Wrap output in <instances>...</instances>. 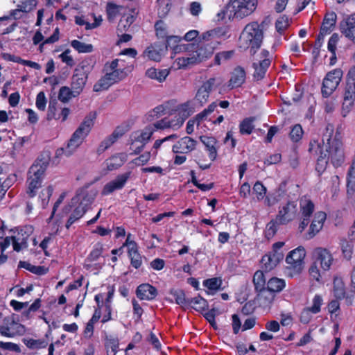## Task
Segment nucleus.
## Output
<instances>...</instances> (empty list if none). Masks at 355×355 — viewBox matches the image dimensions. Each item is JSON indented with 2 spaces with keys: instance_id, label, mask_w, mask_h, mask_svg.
Here are the masks:
<instances>
[{
  "instance_id": "obj_1",
  "label": "nucleus",
  "mask_w": 355,
  "mask_h": 355,
  "mask_svg": "<svg viewBox=\"0 0 355 355\" xmlns=\"http://www.w3.org/2000/svg\"><path fill=\"white\" fill-rule=\"evenodd\" d=\"M326 133L324 134L322 141L325 148V153L321 149L320 144L318 141L313 140L310 142L309 152L313 155H318L320 151V155L317 160L316 169L318 171H323L327 165L328 161L335 166L338 167L345 161V155L343 148V144L337 138H331L334 132V127L328 125L326 127Z\"/></svg>"
},
{
  "instance_id": "obj_2",
  "label": "nucleus",
  "mask_w": 355,
  "mask_h": 355,
  "mask_svg": "<svg viewBox=\"0 0 355 355\" xmlns=\"http://www.w3.org/2000/svg\"><path fill=\"white\" fill-rule=\"evenodd\" d=\"M51 160L49 152L41 154L30 167L27 180V193L30 197L36 194V190L41 187L44 173Z\"/></svg>"
},
{
  "instance_id": "obj_3",
  "label": "nucleus",
  "mask_w": 355,
  "mask_h": 355,
  "mask_svg": "<svg viewBox=\"0 0 355 355\" xmlns=\"http://www.w3.org/2000/svg\"><path fill=\"white\" fill-rule=\"evenodd\" d=\"M73 206H76V208L66 223V227L67 229H69L75 221L80 218L88 209L89 189L87 185L77 191L76 196L71 199V205L65 206L62 209V217L67 215L71 210Z\"/></svg>"
},
{
  "instance_id": "obj_4",
  "label": "nucleus",
  "mask_w": 355,
  "mask_h": 355,
  "mask_svg": "<svg viewBox=\"0 0 355 355\" xmlns=\"http://www.w3.org/2000/svg\"><path fill=\"white\" fill-rule=\"evenodd\" d=\"M263 37V30L257 22H252L245 26L239 37V48L250 49L251 55L260 48Z\"/></svg>"
},
{
  "instance_id": "obj_5",
  "label": "nucleus",
  "mask_w": 355,
  "mask_h": 355,
  "mask_svg": "<svg viewBox=\"0 0 355 355\" xmlns=\"http://www.w3.org/2000/svg\"><path fill=\"white\" fill-rule=\"evenodd\" d=\"M88 127L89 125L85 121L83 122L73 133L66 146L56 150L55 157H60L62 155L67 157L72 155L86 138Z\"/></svg>"
},
{
  "instance_id": "obj_6",
  "label": "nucleus",
  "mask_w": 355,
  "mask_h": 355,
  "mask_svg": "<svg viewBox=\"0 0 355 355\" xmlns=\"http://www.w3.org/2000/svg\"><path fill=\"white\" fill-rule=\"evenodd\" d=\"M306 252L303 247H298L291 251L286 257V273L287 276L293 277L299 275L304 268V259Z\"/></svg>"
},
{
  "instance_id": "obj_7",
  "label": "nucleus",
  "mask_w": 355,
  "mask_h": 355,
  "mask_svg": "<svg viewBox=\"0 0 355 355\" xmlns=\"http://www.w3.org/2000/svg\"><path fill=\"white\" fill-rule=\"evenodd\" d=\"M257 6V0H230L227 9L230 12V18L241 19L251 15Z\"/></svg>"
},
{
  "instance_id": "obj_8",
  "label": "nucleus",
  "mask_w": 355,
  "mask_h": 355,
  "mask_svg": "<svg viewBox=\"0 0 355 355\" xmlns=\"http://www.w3.org/2000/svg\"><path fill=\"white\" fill-rule=\"evenodd\" d=\"M10 236H6L2 241L0 242V250H6L10 244L12 245L13 250L19 252L28 247V239L29 234L24 230H10Z\"/></svg>"
},
{
  "instance_id": "obj_9",
  "label": "nucleus",
  "mask_w": 355,
  "mask_h": 355,
  "mask_svg": "<svg viewBox=\"0 0 355 355\" xmlns=\"http://www.w3.org/2000/svg\"><path fill=\"white\" fill-rule=\"evenodd\" d=\"M343 77V71L336 69L327 73L323 79L321 93L323 97L330 96L340 84Z\"/></svg>"
},
{
  "instance_id": "obj_10",
  "label": "nucleus",
  "mask_w": 355,
  "mask_h": 355,
  "mask_svg": "<svg viewBox=\"0 0 355 355\" xmlns=\"http://www.w3.org/2000/svg\"><path fill=\"white\" fill-rule=\"evenodd\" d=\"M125 69L124 61L121 59H115L110 63H106L105 65V75L113 84L124 79L127 76Z\"/></svg>"
},
{
  "instance_id": "obj_11",
  "label": "nucleus",
  "mask_w": 355,
  "mask_h": 355,
  "mask_svg": "<svg viewBox=\"0 0 355 355\" xmlns=\"http://www.w3.org/2000/svg\"><path fill=\"white\" fill-rule=\"evenodd\" d=\"M355 101V67H351L346 76V83L343 94V108L349 110Z\"/></svg>"
},
{
  "instance_id": "obj_12",
  "label": "nucleus",
  "mask_w": 355,
  "mask_h": 355,
  "mask_svg": "<svg viewBox=\"0 0 355 355\" xmlns=\"http://www.w3.org/2000/svg\"><path fill=\"white\" fill-rule=\"evenodd\" d=\"M215 45L216 42L203 40L202 35L196 50L191 53L194 58V62L198 64L210 58L214 53Z\"/></svg>"
},
{
  "instance_id": "obj_13",
  "label": "nucleus",
  "mask_w": 355,
  "mask_h": 355,
  "mask_svg": "<svg viewBox=\"0 0 355 355\" xmlns=\"http://www.w3.org/2000/svg\"><path fill=\"white\" fill-rule=\"evenodd\" d=\"M25 332V327L10 318H4L3 324L0 325V335L6 338L22 336Z\"/></svg>"
},
{
  "instance_id": "obj_14",
  "label": "nucleus",
  "mask_w": 355,
  "mask_h": 355,
  "mask_svg": "<svg viewBox=\"0 0 355 355\" xmlns=\"http://www.w3.org/2000/svg\"><path fill=\"white\" fill-rule=\"evenodd\" d=\"M155 131V128L150 125L146 126L144 130L135 132L131 135V145L134 147L137 143H140L141 145L136 146L134 149V153H139L144 148L146 144L150 140L153 132Z\"/></svg>"
},
{
  "instance_id": "obj_15",
  "label": "nucleus",
  "mask_w": 355,
  "mask_h": 355,
  "mask_svg": "<svg viewBox=\"0 0 355 355\" xmlns=\"http://www.w3.org/2000/svg\"><path fill=\"white\" fill-rule=\"evenodd\" d=\"M297 207L295 201H288L279 207L277 215V220L281 225L286 224L294 220L297 216Z\"/></svg>"
},
{
  "instance_id": "obj_16",
  "label": "nucleus",
  "mask_w": 355,
  "mask_h": 355,
  "mask_svg": "<svg viewBox=\"0 0 355 355\" xmlns=\"http://www.w3.org/2000/svg\"><path fill=\"white\" fill-rule=\"evenodd\" d=\"M312 260L319 263L322 271H328L333 263L334 258L327 249L319 247L313 250Z\"/></svg>"
},
{
  "instance_id": "obj_17",
  "label": "nucleus",
  "mask_w": 355,
  "mask_h": 355,
  "mask_svg": "<svg viewBox=\"0 0 355 355\" xmlns=\"http://www.w3.org/2000/svg\"><path fill=\"white\" fill-rule=\"evenodd\" d=\"M269 52L266 50H263L261 52L260 60L257 62L253 63L254 72L253 74L254 79L256 80H262L266 73L268 68L270 64V60L268 58Z\"/></svg>"
},
{
  "instance_id": "obj_18",
  "label": "nucleus",
  "mask_w": 355,
  "mask_h": 355,
  "mask_svg": "<svg viewBox=\"0 0 355 355\" xmlns=\"http://www.w3.org/2000/svg\"><path fill=\"white\" fill-rule=\"evenodd\" d=\"M300 205L302 220L299 225V230L302 232L309 223L310 217L314 211V204L311 200L302 198L300 200Z\"/></svg>"
},
{
  "instance_id": "obj_19",
  "label": "nucleus",
  "mask_w": 355,
  "mask_h": 355,
  "mask_svg": "<svg viewBox=\"0 0 355 355\" xmlns=\"http://www.w3.org/2000/svg\"><path fill=\"white\" fill-rule=\"evenodd\" d=\"M217 78H210L203 83L198 89L195 96L196 101L200 103V106L207 103L210 93L216 86Z\"/></svg>"
},
{
  "instance_id": "obj_20",
  "label": "nucleus",
  "mask_w": 355,
  "mask_h": 355,
  "mask_svg": "<svg viewBox=\"0 0 355 355\" xmlns=\"http://www.w3.org/2000/svg\"><path fill=\"white\" fill-rule=\"evenodd\" d=\"M340 29L342 34L355 44V13L347 15L340 21Z\"/></svg>"
},
{
  "instance_id": "obj_21",
  "label": "nucleus",
  "mask_w": 355,
  "mask_h": 355,
  "mask_svg": "<svg viewBox=\"0 0 355 355\" xmlns=\"http://www.w3.org/2000/svg\"><path fill=\"white\" fill-rule=\"evenodd\" d=\"M126 132L123 127L118 126L115 128L113 132L101 141L97 148V153L98 155L103 153L105 150L114 144L119 138H121Z\"/></svg>"
},
{
  "instance_id": "obj_22",
  "label": "nucleus",
  "mask_w": 355,
  "mask_h": 355,
  "mask_svg": "<svg viewBox=\"0 0 355 355\" xmlns=\"http://www.w3.org/2000/svg\"><path fill=\"white\" fill-rule=\"evenodd\" d=\"M130 172L118 175L114 180L109 182L104 186L102 193L108 195L116 190L121 189L130 178Z\"/></svg>"
},
{
  "instance_id": "obj_23",
  "label": "nucleus",
  "mask_w": 355,
  "mask_h": 355,
  "mask_svg": "<svg viewBox=\"0 0 355 355\" xmlns=\"http://www.w3.org/2000/svg\"><path fill=\"white\" fill-rule=\"evenodd\" d=\"M197 144V141L189 137H184L180 139L173 146V152L175 154H184L193 150Z\"/></svg>"
},
{
  "instance_id": "obj_24",
  "label": "nucleus",
  "mask_w": 355,
  "mask_h": 355,
  "mask_svg": "<svg viewBox=\"0 0 355 355\" xmlns=\"http://www.w3.org/2000/svg\"><path fill=\"white\" fill-rule=\"evenodd\" d=\"M136 295L141 300H153L156 297L157 291L149 284H143L137 287Z\"/></svg>"
},
{
  "instance_id": "obj_25",
  "label": "nucleus",
  "mask_w": 355,
  "mask_h": 355,
  "mask_svg": "<svg viewBox=\"0 0 355 355\" xmlns=\"http://www.w3.org/2000/svg\"><path fill=\"white\" fill-rule=\"evenodd\" d=\"M325 219L326 214L324 212L318 211L315 214L313 220L310 225L309 232H308L309 239L313 238L320 231Z\"/></svg>"
},
{
  "instance_id": "obj_26",
  "label": "nucleus",
  "mask_w": 355,
  "mask_h": 355,
  "mask_svg": "<svg viewBox=\"0 0 355 355\" xmlns=\"http://www.w3.org/2000/svg\"><path fill=\"white\" fill-rule=\"evenodd\" d=\"M245 80V71L244 69L241 67H237L232 73L227 87L231 89L241 87L244 83Z\"/></svg>"
},
{
  "instance_id": "obj_27",
  "label": "nucleus",
  "mask_w": 355,
  "mask_h": 355,
  "mask_svg": "<svg viewBox=\"0 0 355 355\" xmlns=\"http://www.w3.org/2000/svg\"><path fill=\"white\" fill-rule=\"evenodd\" d=\"M257 302L263 308H268L275 298V294L270 290L265 288L258 291Z\"/></svg>"
},
{
  "instance_id": "obj_28",
  "label": "nucleus",
  "mask_w": 355,
  "mask_h": 355,
  "mask_svg": "<svg viewBox=\"0 0 355 355\" xmlns=\"http://www.w3.org/2000/svg\"><path fill=\"white\" fill-rule=\"evenodd\" d=\"M200 139L205 146L207 150L209 152V157L211 160H215L217 156V150L216 148V139L214 137L207 136H202Z\"/></svg>"
},
{
  "instance_id": "obj_29",
  "label": "nucleus",
  "mask_w": 355,
  "mask_h": 355,
  "mask_svg": "<svg viewBox=\"0 0 355 355\" xmlns=\"http://www.w3.org/2000/svg\"><path fill=\"white\" fill-rule=\"evenodd\" d=\"M178 111L179 118L177 119V121L175 123L177 128H179L180 126L182 125L185 119H187L192 114L193 112L191 109L190 103L189 102H187L180 105Z\"/></svg>"
},
{
  "instance_id": "obj_30",
  "label": "nucleus",
  "mask_w": 355,
  "mask_h": 355,
  "mask_svg": "<svg viewBox=\"0 0 355 355\" xmlns=\"http://www.w3.org/2000/svg\"><path fill=\"white\" fill-rule=\"evenodd\" d=\"M169 74L168 69H157L155 68H150L146 72V75L151 78L157 80L159 82L164 81Z\"/></svg>"
},
{
  "instance_id": "obj_31",
  "label": "nucleus",
  "mask_w": 355,
  "mask_h": 355,
  "mask_svg": "<svg viewBox=\"0 0 355 355\" xmlns=\"http://www.w3.org/2000/svg\"><path fill=\"white\" fill-rule=\"evenodd\" d=\"M128 255L131 261V265L135 268H139L141 266L142 261L136 243H132L130 249L128 250Z\"/></svg>"
},
{
  "instance_id": "obj_32",
  "label": "nucleus",
  "mask_w": 355,
  "mask_h": 355,
  "mask_svg": "<svg viewBox=\"0 0 355 355\" xmlns=\"http://www.w3.org/2000/svg\"><path fill=\"white\" fill-rule=\"evenodd\" d=\"M285 286L286 282L284 279L272 277L268 280L266 288L275 294V293H278L282 291Z\"/></svg>"
},
{
  "instance_id": "obj_33",
  "label": "nucleus",
  "mask_w": 355,
  "mask_h": 355,
  "mask_svg": "<svg viewBox=\"0 0 355 355\" xmlns=\"http://www.w3.org/2000/svg\"><path fill=\"white\" fill-rule=\"evenodd\" d=\"M78 95V91L70 89L68 87H62L60 89L58 98L63 103L68 102L71 98Z\"/></svg>"
},
{
  "instance_id": "obj_34",
  "label": "nucleus",
  "mask_w": 355,
  "mask_h": 355,
  "mask_svg": "<svg viewBox=\"0 0 355 355\" xmlns=\"http://www.w3.org/2000/svg\"><path fill=\"white\" fill-rule=\"evenodd\" d=\"M336 21V15L334 12L326 15L323 20L320 30L324 33H330L332 27L334 26Z\"/></svg>"
},
{
  "instance_id": "obj_35",
  "label": "nucleus",
  "mask_w": 355,
  "mask_h": 355,
  "mask_svg": "<svg viewBox=\"0 0 355 355\" xmlns=\"http://www.w3.org/2000/svg\"><path fill=\"white\" fill-rule=\"evenodd\" d=\"M319 266L320 264L318 262L315 260H313L309 268V274L310 277L318 282H320L323 273L326 272L322 271Z\"/></svg>"
},
{
  "instance_id": "obj_36",
  "label": "nucleus",
  "mask_w": 355,
  "mask_h": 355,
  "mask_svg": "<svg viewBox=\"0 0 355 355\" xmlns=\"http://www.w3.org/2000/svg\"><path fill=\"white\" fill-rule=\"evenodd\" d=\"M226 34V31L223 28H216L209 31H207L202 34L203 40H208L210 42L213 41L214 42L218 43L217 39L225 36Z\"/></svg>"
},
{
  "instance_id": "obj_37",
  "label": "nucleus",
  "mask_w": 355,
  "mask_h": 355,
  "mask_svg": "<svg viewBox=\"0 0 355 355\" xmlns=\"http://www.w3.org/2000/svg\"><path fill=\"white\" fill-rule=\"evenodd\" d=\"M103 300L104 296L103 294H98L95 296V300L97 303L98 307L102 306L105 309V311L107 312V315H104L101 320L103 323H105L111 318V307L110 304H104Z\"/></svg>"
},
{
  "instance_id": "obj_38",
  "label": "nucleus",
  "mask_w": 355,
  "mask_h": 355,
  "mask_svg": "<svg viewBox=\"0 0 355 355\" xmlns=\"http://www.w3.org/2000/svg\"><path fill=\"white\" fill-rule=\"evenodd\" d=\"M126 157L127 156L125 154H119L112 156L107 162L108 169L112 171L122 166L126 161Z\"/></svg>"
},
{
  "instance_id": "obj_39",
  "label": "nucleus",
  "mask_w": 355,
  "mask_h": 355,
  "mask_svg": "<svg viewBox=\"0 0 355 355\" xmlns=\"http://www.w3.org/2000/svg\"><path fill=\"white\" fill-rule=\"evenodd\" d=\"M134 21L135 18L132 15L122 17L119 21L116 28V33L118 36L120 35V33L125 32L130 28V26L134 22Z\"/></svg>"
},
{
  "instance_id": "obj_40",
  "label": "nucleus",
  "mask_w": 355,
  "mask_h": 355,
  "mask_svg": "<svg viewBox=\"0 0 355 355\" xmlns=\"http://www.w3.org/2000/svg\"><path fill=\"white\" fill-rule=\"evenodd\" d=\"M188 304L198 311H202L207 309L208 304L206 300L200 296L195 297L189 300Z\"/></svg>"
},
{
  "instance_id": "obj_41",
  "label": "nucleus",
  "mask_w": 355,
  "mask_h": 355,
  "mask_svg": "<svg viewBox=\"0 0 355 355\" xmlns=\"http://www.w3.org/2000/svg\"><path fill=\"white\" fill-rule=\"evenodd\" d=\"M167 109L168 106L165 105H160L157 106L148 114V120L153 121L166 114L167 113Z\"/></svg>"
},
{
  "instance_id": "obj_42",
  "label": "nucleus",
  "mask_w": 355,
  "mask_h": 355,
  "mask_svg": "<svg viewBox=\"0 0 355 355\" xmlns=\"http://www.w3.org/2000/svg\"><path fill=\"white\" fill-rule=\"evenodd\" d=\"M76 71L77 72V73H76L73 76L71 88L74 90H78L79 94L85 85L87 75L85 76V78L80 77L79 74L78 73L79 69H76Z\"/></svg>"
},
{
  "instance_id": "obj_43",
  "label": "nucleus",
  "mask_w": 355,
  "mask_h": 355,
  "mask_svg": "<svg viewBox=\"0 0 355 355\" xmlns=\"http://www.w3.org/2000/svg\"><path fill=\"white\" fill-rule=\"evenodd\" d=\"M112 81L108 79V77L105 74L94 85V92H100L108 89L112 85Z\"/></svg>"
},
{
  "instance_id": "obj_44",
  "label": "nucleus",
  "mask_w": 355,
  "mask_h": 355,
  "mask_svg": "<svg viewBox=\"0 0 355 355\" xmlns=\"http://www.w3.org/2000/svg\"><path fill=\"white\" fill-rule=\"evenodd\" d=\"M144 55L145 57H147L148 59L159 62L160 61L162 53L160 50L155 49L153 46L148 47L144 52Z\"/></svg>"
},
{
  "instance_id": "obj_45",
  "label": "nucleus",
  "mask_w": 355,
  "mask_h": 355,
  "mask_svg": "<svg viewBox=\"0 0 355 355\" xmlns=\"http://www.w3.org/2000/svg\"><path fill=\"white\" fill-rule=\"evenodd\" d=\"M253 283L257 291L266 288L265 287L266 280L263 272L258 270L254 273Z\"/></svg>"
},
{
  "instance_id": "obj_46",
  "label": "nucleus",
  "mask_w": 355,
  "mask_h": 355,
  "mask_svg": "<svg viewBox=\"0 0 355 355\" xmlns=\"http://www.w3.org/2000/svg\"><path fill=\"white\" fill-rule=\"evenodd\" d=\"M122 7L120 6H117L116 4L109 2L107 4L106 11L109 20H113L119 14L120 9Z\"/></svg>"
},
{
  "instance_id": "obj_47",
  "label": "nucleus",
  "mask_w": 355,
  "mask_h": 355,
  "mask_svg": "<svg viewBox=\"0 0 355 355\" xmlns=\"http://www.w3.org/2000/svg\"><path fill=\"white\" fill-rule=\"evenodd\" d=\"M289 26V18L287 16H280L276 21L275 27L278 33L282 34Z\"/></svg>"
},
{
  "instance_id": "obj_48",
  "label": "nucleus",
  "mask_w": 355,
  "mask_h": 355,
  "mask_svg": "<svg viewBox=\"0 0 355 355\" xmlns=\"http://www.w3.org/2000/svg\"><path fill=\"white\" fill-rule=\"evenodd\" d=\"M37 3L35 0H25L17 5V8L20 12H28L36 7Z\"/></svg>"
},
{
  "instance_id": "obj_49",
  "label": "nucleus",
  "mask_w": 355,
  "mask_h": 355,
  "mask_svg": "<svg viewBox=\"0 0 355 355\" xmlns=\"http://www.w3.org/2000/svg\"><path fill=\"white\" fill-rule=\"evenodd\" d=\"M252 191L256 194L257 200H261L264 198L267 189L261 182L257 181L254 184Z\"/></svg>"
},
{
  "instance_id": "obj_50",
  "label": "nucleus",
  "mask_w": 355,
  "mask_h": 355,
  "mask_svg": "<svg viewBox=\"0 0 355 355\" xmlns=\"http://www.w3.org/2000/svg\"><path fill=\"white\" fill-rule=\"evenodd\" d=\"M151 126L155 127V130L158 129H164L167 128H172L173 129H178L176 123H173V121H168L166 119H162L157 122L151 124Z\"/></svg>"
},
{
  "instance_id": "obj_51",
  "label": "nucleus",
  "mask_w": 355,
  "mask_h": 355,
  "mask_svg": "<svg viewBox=\"0 0 355 355\" xmlns=\"http://www.w3.org/2000/svg\"><path fill=\"white\" fill-rule=\"evenodd\" d=\"M176 62L179 68H184L190 65L196 64V63L194 62V58L191 53L187 57L178 58Z\"/></svg>"
},
{
  "instance_id": "obj_52",
  "label": "nucleus",
  "mask_w": 355,
  "mask_h": 355,
  "mask_svg": "<svg viewBox=\"0 0 355 355\" xmlns=\"http://www.w3.org/2000/svg\"><path fill=\"white\" fill-rule=\"evenodd\" d=\"M274 258L269 253L268 254L264 255L261 259V263L264 269L267 271L273 269L278 263L275 262Z\"/></svg>"
},
{
  "instance_id": "obj_53",
  "label": "nucleus",
  "mask_w": 355,
  "mask_h": 355,
  "mask_svg": "<svg viewBox=\"0 0 355 355\" xmlns=\"http://www.w3.org/2000/svg\"><path fill=\"white\" fill-rule=\"evenodd\" d=\"M323 300L320 295H315L312 300V305L307 307L311 311V313L316 314L320 311V306L322 304Z\"/></svg>"
},
{
  "instance_id": "obj_54",
  "label": "nucleus",
  "mask_w": 355,
  "mask_h": 355,
  "mask_svg": "<svg viewBox=\"0 0 355 355\" xmlns=\"http://www.w3.org/2000/svg\"><path fill=\"white\" fill-rule=\"evenodd\" d=\"M222 281L218 278H211L203 282V286L211 291L218 290L221 286Z\"/></svg>"
},
{
  "instance_id": "obj_55",
  "label": "nucleus",
  "mask_w": 355,
  "mask_h": 355,
  "mask_svg": "<svg viewBox=\"0 0 355 355\" xmlns=\"http://www.w3.org/2000/svg\"><path fill=\"white\" fill-rule=\"evenodd\" d=\"M278 224H279V221L277 220V218H275V220H270L267 224L266 227L265 234H266V236L268 239L272 237L275 234V233L277 230Z\"/></svg>"
},
{
  "instance_id": "obj_56",
  "label": "nucleus",
  "mask_w": 355,
  "mask_h": 355,
  "mask_svg": "<svg viewBox=\"0 0 355 355\" xmlns=\"http://www.w3.org/2000/svg\"><path fill=\"white\" fill-rule=\"evenodd\" d=\"M303 135V130L300 125H295L290 132V137L294 142L299 141Z\"/></svg>"
},
{
  "instance_id": "obj_57",
  "label": "nucleus",
  "mask_w": 355,
  "mask_h": 355,
  "mask_svg": "<svg viewBox=\"0 0 355 355\" xmlns=\"http://www.w3.org/2000/svg\"><path fill=\"white\" fill-rule=\"evenodd\" d=\"M239 128L240 132L241 134L250 135L254 128V126L252 125V120L250 119H244L241 123Z\"/></svg>"
},
{
  "instance_id": "obj_58",
  "label": "nucleus",
  "mask_w": 355,
  "mask_h": 355,
  "mask_svg": "<svg viewBox=\"0 0 355 355\" xmlns=\"http://www.w3.org/2000/svg\"><path fill=\"white\" fill-rule=\"evenodd\" d=\"M234 54V51H222L215 55L214 60L217 64H220L222 61L230 60Z\"/></svg>"
},
{
  "instance_id": "obj_59",
  "label": "nucleus",
  "mask_w": 355,
  "mask_h": 355,
  "mask_svg": "<svg viewBox=\"0 0 355 355\" xmlns=\"http://www.w3.org/2000/svg\"><path fill=\"white\" fill-rule=\"evenodd\" d=\"M71 46L78 53H84L89 52V45L77 40L71 42Z\"/></svg>"
},
{
  "instance_id": "obj_60",
  "label": "nucleus",
  "mask_w": 355,
  "mask_h": 355,
  "mask_svg": "<svg viewBox=\"0 0 355 355\" xmlns=\"http://www.w3.org/2000/svg\"><path fill=\"white\" fill-rule=\"evenodd\" d=\"M334 294L338 298H343L345 297V289L343 285V282L339 279H334Z\"/></svg>"
},
{
  "instance_id": "obj_61",
  "label": "nucleus",
  "mask_w": 355,
  "mask_h": 355,
  "mask_svg": "<svg viewBox=\"0 0 355 355\" xmlns=\"http://www.w3.org/2000/svg\"><path fill=\"white\" fill-rule=\"evenodd\" d=\"M155 28L157 36L162 38L167 36V26L162 20H159L155 23Z\"/></svg>"
},
{
  "instance_id": "obj_62",
  "label": "nucleus",
  "mask_w": 355,
  "mask_h": 355,
  "mask_svg": "<svg viewBox=\"0 0 355 355\" xmlns=\"http://www.w3.org/2000/svg\"><path fill=\"white\" fill-rule=\"evenodd\" d=\"M26 345L31 349L44 348L47 345V343L44 340L30 339L27 341Z\"/></svg>"
},
{
  "instance_id": "obj_63",
  "label": "nucleus",
  "mask_w": 355,
  "mask_h": 355,
  "mask_svg": "<svg viewBox=\"0 0 355 355\" xmlns=\"http://www.w3.org/2000/svg\"><path fill=\"white\" fill-rule=\"evenodd\" d=\"M53 187L51 186H49L42 189V191H41L40 198L42 199V205L44 207L48 204L49 198L53 193Z\"/></svg>"
},
{
  "instance_id": "obj_64",
  "label": "nucleus",
  "mask_w": 355,
  "mask_h": 355,
  "mask_svg": "<svg viewBox=\"0 0 355 355\" xmlns=\"http://www.w3.org/2000/svg\"><path fill=\"white\" fill-rule=\"evenodd\" d=\"M171 294L173 295L175 302L178 304L183 306L187 304L185 295L182 291H171Z\"/></svg>"
}]
</instances>
